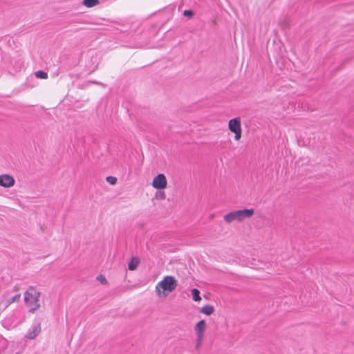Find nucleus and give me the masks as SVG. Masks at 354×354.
Here are the masks:
<instances>
[{
	"mask_svg": "<svg viewBox=\"0 0 354 354\" xmlns=\"http://www.w3.org/2000/svg\"><path fill=\"white\" fill-rule=\"evenodd\" d=\"M41 295L40 292L37 291L34 287L30 286L24 292L25 304L30 307L29 312L34 313L40 308L39 298Z\"/></svg>",
	"mask_w": 354,
	"mask_h": 354,
	"instance_id": "f257e3e1",
	"label": "nucleus"
},
{
	"mask_svg": "<svg viewBox=\"0 0 354 354\" xmlns=\"http://www.w3.org/2000/svg\"><path fill=\"white\" fill-rule=\"evenodd\" d=\"M254 213V209L253 208L239 209L227 213L224 216L223 218L224 221L228 223L234 221L241 222L245 218H250Z\"/></svg>",
	"mask_w": 354,
	"mask_h": 354,
	"instance_id": "f03ea898",
	"label": "nucleus"
},
{
	"mask_svg": "<svg viewBox=\"0 0 354 354\" xmlns=\"http://www.w3.org/2000/svg\"><path fill=\"white\" fill-rule=\"evenodd\" d=\"M178 286V281L173 276H165L163 277L156 287V290L158 294L160 293V289L162 292H167V294L174 291Z\"/></svg>",
	"mask_w": 354,
	"mask_h": 354,
	"instance_id": "7ed1b4c3",
	"label": "nucleus"
},
{
	"mask_svg": "<svg viewBox=\"0 0 354 354\" xmlns=\"http://www.w3.org/2000/svg\"><path fill=\"white\" fill-rule=\"evenodd\" d=\"M228 128L232 132H233L235 134V140H240L242 132L241 126V118L237 117L230 120L228 122Z\"/></svg>",
	"mask_w": 354,
	"mask_h": 354,
	"instance_id": "20e7f679",
	"label": "nucleus"
},
{
	"mask_svg": "<svg viewBox=\"0 0 354 354\" xmlns=\"http://www.w3.org/2000/svg\"><path fill=\"white\" fill-rule=\"evenodd\" d=\"M167 181L163 174H159L154 177L152 186L157 189H163L167 187Z\"/></svg>",
	"mask_w": 354,
	"mask_h": 354,
	"instance_id": "39448f33",
	"label": "nucleus"
},
{
	"mask_svg": "<svg viewBox=\"0 0 354 354\" xmlns=\"http://www.w3.org/2000/svg\"><path fill=\"white\" fill-rule=\"evenodd\" d=\"M15 183V178L9 174L0 175V186L9 188L12 187Z\"/></svg>",
	"mask_w": 354,
	"mask_h": 354,
	"instance_id": "423d86ee",
	"label": "nucleus"
},
{
	"mask_svg": "<svg viewBox=\"0 0 354 354\" xmlns=\"http://www.w3.org/2000/svg\"><path fill=\"white\" fill-rule=\"evenodd\" d=\"M41 332V324L38 323L30 328L26 335V337L29 339H34Z\"/></svg>",
	"mask_w": 354,
	"mask_h": 354,
	"instance_id": "0eeeda50",
	"label": "nucleus"
},
{
	"mask_svg": "<svg viewBox=\"0 0 354 354\" xmlns=\"http://www.w3.org/2000/svg\"><path fill=\"white\" fill-rule=\"evenodd\" d=\"M206 328V322L204 319L200 320L194 326V330L196 333V336H204V332Z\"/></svg>",
	"mask_w": 354,
	"mask_h": 354,
	"instance_id": "6e6552de",
	"label": "nucleus"
},
{
	"mask_svg": "<svg viewBox=\"0 0 354 354\" xmlns=\"http://www.w3.org/2000/svg\"><path fill=\"white\" fill-rule=\"evenodd\" d=\"M139 264V259L137 257H132L128 263V268L129 270H134L136 269Z\"/></svg>",
	"mask_w": 354,
	"mask_h": 354,
	"instance_id": "1a4fd4ad",
	"label": "nucleus"
},
{
	"mask_svg": "<svg viewBox=\"0 0 354 354\" xmlns=\"http://www.w3.org/2000/svg\"><path fill=\"white\" fill-rule=\"evenodd\" d=\"M214 311V308L213 306L206 304L203 307H202L201 312L206 315H212Z\"/></svg>",
	"mask_w": 354,
	"mask_h": 354,
	"instance_id": "9d476101",
	"label": "nucleus"
},
{
	"mask_svg": "<svg viewBox=\"0 0 354 354\" xmlns=\"http://www.w3.org/2000/svg\"><path fill=\"white\" fill-rule=\"evenodd\" d=\"M82 3L87 8H92L99 3V0H83Z\"/></svg>",
	"mask_w": 354,
	"mask_h": 354,
	"instance_id": "9b49d317",
	"label": "nucleus"
},
{
	"mask_svg": "<svg viewBox=\"0 0 354 354\" xmlns=\"http://www.w3.org/2000/svg\"><path fill=\"white\" fill-rule=\"evenodd\" d=\"M192 299L195 301H200L201 297L200 296V291L197 288H193L192 290Z\"/></svg>",
	"mask_w": 354,
	"mask_h": 354,
	"instance_id": "f8f14e48",
	"label": "nucleus"
},
{
	"mask_svg": "<svg viewBox=\"0 0 354 354\" xmlns=\"http://www.w3.org/2000/svg\"><path fill=\"white\" fill-rule=\"evenodd\" d=\"M21 298V294H17L12 297L8 299L7 300V304L6 307H8L9 305H10L13 302H18L20 300Z\"/></svg>",
	"mask_w": 354,
	"mask_h": 354,
	"instance_id": "ddd939ff",
	"label": "nucleus"
},
{
	"mask_svg": "<svg viewBox=\"0 0 354 354\" xmlns=\"http://www.w3.org/2000/svg\"><path fill=\"white\" fill-rule=\"evenodd\" d=\"M36 77L39 79H47L48 78V73H46L44 71H38L35 72V73Z\"/></svg>",
	"mask_w": 354,
	"mask_h": 354,
	"instance_id": "4468645a",
	"label": "nucleus"
},
{
	"mask_svg": "<svg viewBox=\"0 0 354 354\" xmlns=\"http://www.w3.org/2000/svg\"><path fill=\"white\" fill-rule=\"evenodd\" d=\"M203 339V337L196 336V346H195L196 350H198L201 347V346L202 344Z\"/></svg>",
	"mask_w": 354,
	"mask_h": 354,
	"instance_id": "2eb2a0df",
	"label": "nucleus"
},
{
	"mask_svg": "<svg viewBox=\"0 0 354 354\" xmlns=\"http://www.w3.org/2000/svg\"><path fill=\"white\" fill-rule=\"evenodd\" d=\"M96 279L100 281L102 284L105 285L108 283L106 277L103 274L98 275Z\"/></svg>",
	"mask_w": 354,
	"mask_h": 354,
	"instance_id": "dca6fc26",
	"label": "nucleus"
},
{
	"mask_svg": "<svg viewBox=\"0 0 354 354\" xmlns=\"http://www.w3.org/2000/svg\"><path fill=\"white\" fill-rule=\"evenodd\" d=\"M106 180L111 185H115L117 183V178L114 176H107Z\"/></svg>",
	"mask_w": 354,
	"mask_h": 354,
	"instance_id": "f3484780",
	"label": "nucleus"
},
{
	"mask_svg": "<svg viewBox=\"0 0 354 354\" xmlns=\"http://www.w3.org/2000/svg\"><path fill=\"white\" fill-rule=\"evenodd\" d=\"M194 15V12L192 10H185L183 12V16L192 17Z\"/></svg>",
	"mask_w": 354,
	"mask_h": 354,
	"instance_id": "a211bd4d",
	"label": "nucleus"
},
{
	"mask_svg": "<svg viewBox=\"0 0 354 354\" xmlns=\"http://www.w3.org/2000/svg\"><path fill=\"white\" fill-rule=\"evenodd\" d=\"M165 196H165V193L164 192H160L159 193L158 198H159L160 199L163 200V199H165Z\"/></svg>",
	"mask_w": 354,
	"mask_h": 354,
	"instance_id": "6ab92c4d",
	"label": "nucleus"
},
{
	"mask_svg": "<svg viewBox=\"0 0 354 354\" xmlns=\"http://www.w3.org/2000/svg\"><path fill=\"white\" fill-rule=\"evenodd\" d=\"M92 83L97 84H98L97 82H92Z\"/></svg>",
	"mask_w": 354,
	"mask_h": 354,
	"instance_id": "aec40b11",
	"label": "nucleus"
}]
</instances>
